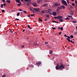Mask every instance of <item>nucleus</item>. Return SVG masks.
I'll return each mask as SVG.
<instances>
[{
    "label": "nucleus",
    "mask_w": 77,
    "mask_h": 77,
    "mask_svg": "<svg viewBox=\"0 0 77 77\" xmlns=\"http://www.w3.org/2000/svg\"><path fill=\"white\" fill-rule=\"evenodd\" d=\"M54 18H55V19H57H57H58V17H55Z\"/></svg>",
    "instance_id": "44"
},
{
    "label": "nucleus",
    "mask_w": 77,
    "mask_h": 77,
    "mask_svg": "<svg viewBox=\"0 0 77 77\" xmlns=\"http://www.w3.org/2000/svg\"><path fill=\"white\" fill-rule=\"evenodd\" d=\"M2 2L3 3H5L6 1H5V0H2Z\"/></svg>",
    "instance_id": "35"
},
{
    "label": "nucleus",
    "mask_w": 77,
    "mask_h": 77,
    "mask_svg": "<svg viewBox=\"0 0 77 77\" xmlns=\"http://www.w3.org/2000/svg\"><path fill=\"white\" fill-rule=\"evenodd\" d=\"M32 9H33V10H34V11H35L36 12H38L40 10V8H32Z\"/></svg>",
    "instance_id": "3"
},
{
    "label": "nucleus",
    "mask_w": 77,
    "mask_h": 77,
    "mask_svg": "<svg viewBox=\"0 0 77 77\" xmlns=\"http://www.w3.org/2000/svg\"><path fill=\"white\" fill-rule=\"evenodd\" d=\"M46 17H47V18H50V15H47Z\"/></svg>",
    "instance_id": "21"
},
{
    "label": "nucleus",
    "mask_w": 77,
    "mask_h": 77,
    "mask_svg": "<svg viewBox=\"0 0 77 77\" xmlns=\"http://www.w3.org/2000/svg\"><path fill=\"white\" fill-rule=\"evenodd\" d=\"M45 21H47V19H45Z\"/></svg>",
    "instance_id": "55"
},
{
    "label": "nucleus",
    "mask_w": 77,
    "mask_h": 77,
    "mask_svg": "<svg viewBox=\"0 0 77 77\" xmlns=\"http://www.w3.org/2000/svg\"><path fill=\"white\" fill-rule=\"evenodd\" d=\"M48 12L49 14H50V15H52V13H51V12H50V11H48Z\"/></svg>",
    "instance_id": "29"
},
{
    "label": "nucleus",
    "mask_w": 77,
    "mask_h": 77,
    "mask_svg": "<svg viewBox=\"0 0 77 77\" xmlns=\"http://www.w3.org/2000/svg\"><path fill=\"white\" fill-rule=\"evenodd\" d=\"M76 29H77V26H76Z\"/></svg>",
    "instance_id": "64"
},
{
    "label": "nucleus",
    "mask_w": 77,
    "mask_h": 77,
    "mask_svg": "<svg viewBox=\"0 0 77 77\" xmlns=\"http://www.w3.org/2000/svg\"><path fill=\"white\" fill-rule=\"evenodd\" d=\"M61 7H59L57 9V12H58L59 11V9H61Z\"/></svg>",
    "instance_id": "10"
},
{
    "label": "nucleus",
    "mask_w": 77,
    "mask_h": 77,
    "mask_svg": "<svg viewBox=\"0 0 77 77\" xmlns=\"http://www.w3.org/2000/svg\"><path fill=\"white\" fill-rule=\"evenodd\" d=\"M47 6V4L45 3L43 5V6Z\"/></svg>",
    "instance_id": "15"
},
{
    "label": "nucleus",
    "mask_w": 77,
    "mask_h": 77,
    "mask_svg": "<svg viewBox=\"0 0 77 77\" xmlns=\"http://www.w3.org/2000/svg\"><path fill=\"white\" fill-rule=\"evenodd\" d=\"M23 12H24V13H25V14H26V13H27V11H23Z\"/></svg>",
    "instance_id": "36"
},
{
    "label": "nucleus",
    "mask_w": 77,
    "mask_h": 77,
    "mask_svg": "<svg viewBox=\"0 0 77 77\" xmlns=\"http://www.w3.org/2000/svg\"><path fill=\"white\" fill-rule=\"evenodd\" d=\"M52 22L53 23H59V22L57 21H56L54 20H52Z\"/></svg>",
    "instance_id": "12"
},
{
    "label": "nucleus",
    "mask_w": 77,
    "mask_h": 77,
    "mask_svg": "<svg viewBox=\"0 0 77 77\" xmlns=\"http://www.w3.org/2000/svg\"><path fill=\"white\" fill-rule=\"evenodd\" d=\"M15 20H16V21H18L19 20V19H17V18H16Z\"/></svg>",
    "instance_id": "40"
},
{
    "label": "nucleus",
    "mask_w": 77,
    "mask_h": 77,
    "mask_svg": "<svg viewBox=\"0 0 77 77\" xmlns=\"http://www.w3.org/2000/svg\"><path fill=\"white\" fill-rule=\"evenodd\" d=\"M63 17L62 16H59L58 17V20H60V19H61V18H62Z\"/></svg>",
    "instance_id": "7"
},
{
    "label": "nucleus",
    "mask_w": 77,
    "mask_h": 77,
    "mask_svg": "<svg viewBox=\"0 0 77 77\" xmlns=\"http://www.w3.org/2000/svg\"><path fill=\"white\" fill-rule=\"evenodd\" d=\"M67 37L68 39H70V37H69V36H67Z\"/></svg>",
    "instance_id": "46"
},
{
    "label": "nucleus",
    "mask_w": 77,
    "mask_h": 77,
    "mask_svg": "<svg viewBox=\"0 0 77 77\" xmlns=\"http://www.w3.org/2000/svg\"><path fill=\"white\" fill-rule=\"evenodd\" d=\"M72 1V2H74V0H71Z\"/></svg>",
    "instance_id": "61"
},
{
    "label": "nucleus",
    "mask_w": 77,
    "mask_h": 77,
    "mask_svg": "<svg viewBox=\"0 0 77 77\" xmlns=\"http://www.w3.org/2000/svg\"><path fill=\"white\" fill-rule=\"evenodd\" d=\"M45 44H48V42H45Z\"/></svg>",
    "instance_id": "45"
},
{
    "label": "nucleus",
    "mask_w": 77,
    "mask_h": 77,
    "mask_svg": "<svg viewBox=\"0 0 77 77\" xmlns=\"http://www.w3.org/2000/svg\"><path fill=\"white\" fill-rule=\"evenodd\" d=\"M3 5H4V6H6V3H4Z\"/></svg>",
    "instance_id": "52"
},
{
    "label": "nucleus",
    "mask_w": 77,
    "mask_h": 77,
    "mask_svg": "<svg viewBox=\"0 0 77 77\" xmlns=\"http://www.w3.org/2000/svg\"><path fill=\"white\" fill-rule=\"evenodd\" d=\"M6 2H8V3H11V1L10 0H7Z\"/></svg>",
    "instance_id": "24"
},
{
    "label": "nucleus",
    "mask_w": 77,
    "mask_h": 77,
    "mask_svg": "<svg viewBox=\"0 0 77 77\" xmlns=\"http://www.w3.org/2000/svg\"><path fill=\"white\" fill-rule=\"evenodd\" d=\"M66 2H67L68 4H69V0H66Z\"/></svg>",
    "instance_id": "28"
},
{
    "label": "nucleus",
    "mask_w": 77,
    "mask_h": 77,
    "mask_svg": "<svg viewBox=\"0 0 77 77\" xmlns=\"http://www.w3.org/2000/svg\"><path fill=\"white\" fill-rule=\"evenodd\" d=\"M62 33V32H60L59 33V34H60V35H61V34Z\"/></svg>",
    "instance_id": "53"
},
{
    "label": "nucleus",
    "mask_w": 77,
    "mask_h": 77,
    "mask_svg": "<svg viewBox=\"0 0 77 77\" xmlns=\"http://www.w3.org/2000/svg\"><path fill=\"white\" fill-rule=\"evenodd\" d=\"M72 21V22H73V23H77V21H75L74 20Z\"/></svg>",
    "instance_id": "33"
},
{
    "label": "nucleus",
    "mask_w": 77,
    "mask_h": 77,
    "mask_svg": "<svg viewBox=\"0 0 77 77\" xmlns=\"http://www.w3.org/2000/svg\"><path fill=\"white\" fill-rule=\"evenodd\" d=\"M24 45H22L21 46L22 48H24Z\"/></svg>",
    "instance_id": "50"
},
{
    "label": "nucleus",
    "mask_w": 77,
    "mask_h": 77,
    "mask_svg": "<svg viewBox=\"0 0 77 77\" xmlns=\"http://www.w3.org/2000/svg\"><path fill=\"white\" fill-rule=\"evenodd\" d=\"M70 42H72V40H70Z\"/></svg>",
    "instance_id": "58"
},
{
    "label": "nucleus",
    "mask_w": 77,
    "mask_h": 77,
    "mask_svg": "<svg viewBox=\"0 0 77 77\" xmlns=\"http://www.w3.org/2000/svg\"><path fill=\"white\" fill-rule=\"evenodd\" d=\"M48 12H51L52 11V10H51V9H48Z\"/></svg>",
    "instance_id": "16"
},
{
    "label": "nucleus",
    "mask_w": 77,
    "mask_h": 77,
    "mask_svg": "<svg viewBox=\"0 0 77 77\" xmlns=\"http://www.w3.org/2000/svg\"><path fill=\"white\" fill-rule=\"evenodd\" d=\"M20 12H18L17 14V16H19L20 15Z\"/></svg>",
    "instance_id": "26"
},
{
    "label": "nucleus",
    "mask_w": 77,
    "mask_h": 77,
    "mask_svg": "<svg viewBox=\"0 0 77 77\" xmlns=\"http://www.w3.org/2000/svg\"><path fill=\"white\" fill-rule=\"evenodd\" d=\"M61 2L63 4V5H66V6H67V3L64 0H61Z\"/></svg>",
    "instance_id": "2"
},
{
    "label": "nucleus",
    "mask_w": 77,
    "mask_h": 77,
    "mask_svg": "<svg viewBox=\"0 0 77 77\" xmlns=\"http://www.w3.org/2000/svg\"><path fill=\"white\" fill-rule=\"evenodd\" d=\"M60 7H61V9H64L65 8V6L64 5H61L60 6Z\"/></svg>",
    "instance_id": "9"
},
{
    "label": "nucleus",
    "mask_w": 77,
    "mask_h": 77,
    "mask_svg": "<svg viewBox=\"0 0 77 77\" xmlns=\"http://www.w3.org/2000/svg\"><path fill=\"white\" fill-rule=\"evenodd\" d=\"M21 2H23V0H20Z\"/></svg>",
    "instance_id": "63"
},
{
    "label": "nucleus",
    "mask_w": 77,
    "mask_h": 77,
    "mask_svg": "<svg viewBox=\"0 0 77 77\" xmlns=\"http://www.w3.org/2000/svg\"><path fill=\"white\" fill-rule=\"evenodd\" d=\"M39 20V21H41V22H42V20L40 18H39L38 19Z\"/></svg>",
    "instance_id": "31"
},
{
    "label": "nucleus",
    "mask_w": 77,
    "mask_h": 77,
    "mask_svg": "<svg viewBox=\"0 0 77 77\" xmlns=\"http://www.w3.org/2000/svg\"><path fill=\"white\" fill-rule=\"evenodd\" d=\"M21 5V2H20V4H17V6H20Z\"/></svg>",
    "instance_id": "19"
},
{
    "label": "nucleus",
    "mask_w": 77,
    "mask_h": 77,
    "mask_svg": "<svg viewBox=\"0 0 77 77\" xmlns=\"http://www.w3.org/2000/svg\"><path fill=\"white\" fill-rule=\"evenodd\" d=\"M3 5L2 4L1 5V8H3Z\"/></svg>",
    "instance_id": "37"
},
{
    "label": "nucleus",
    "mask_w": 77,
    "mask_h": 77,
    "mask_svg": "<svg viewBox=\"0 0 77 77\" xmlns=\"http://www.w3.org/2000/svg\"><path fill=\"white\" fill-rule=\"evenodd\" d=\"M65 20H69V18L68 17H66L65 18Z\"/></svg>",
    "instance_id": "23"
},
{
    "label": "nucleus",
    "mask_w": 77,
    "mask_h": 77,
    "mask_svg": "<svg viewBox=\"0 0 77 77\" xmlns=\"http://www.w3.org/2000/svg\"><path fill=\"white\" fill-rule=\"evenodd\" d=\"M45 12H46V13H48V11L46 10Z\"/></svg>",
    "instance_id": "56"
},
{
    "label": "nucleus",
    "mask_w": 77,
    "mask_h": 77,
    "mask_svg": "<svg viewBox=\"0 0 77 77\" xmlns=\"http://www.w3.org/2000/svg\"><path fill=\"white\" fill-rule=\"evenodd\" d=\"M70 37L71 38H74V36L72 35H71Z\"/></svg>",
    "instance_id": "27"
},
{
    "label": "nucleus",
    "mask_w": 77,
    "mask_h": 77,
    "mask_svg": "<svg viewBox=\"0 0 77 77\" xmlns=\"http://www.w3.org/2000/svg\"><path fill=\"white\" fill-rule=\"evenodd\" d=\"M5 10H2V12H3V13L5 12Z\"/></svg>",
    "instance_id": "39"
},
{
    "label": "nucleus",
    "mask_w": 77,
    "mask_h": 77,
    "mask_svg": "<svg viewBox=\"0 0 77 77\" xmlns=\"http://www.w3.org/2000/svg\"><path fill=\"white\" fill-rule=\"evenodd\" d=\"M19 11H23V10H21V9H19Z\"/></svg>",
    "instance_id": "43"
},
{
    "label": "nucleus",
    "mask_w": 77,
    "mask_h": 77,
    "mask_svg": "<svg viewBox=\"0 0 77 77\" xmlns=\"http://www.w3.org/2000/svg\"><path fill=\"white\" fill-rule=\"evenodd\" d=\"M24 31H25V29H24L22 31V32H24Z\"/></svg>",
    "instance_id": "57"
},
{
    "label": "nucleus",
    "mask_w": 77,
    "mask_h": 77,
    "mask_svg": "<svg viewBox=\"0 0 77 77\" xmlns=\"http://www.w3.org/2000/svg\"><path fill=\"white\" fill-rule=\"evenodd\" d=\"M67 40V41H68L69 42H70V39H69V38H66Z\"/></svg>",
    "instance_id": "20"
},
{
    "label": "nucleus",
    "mask_w": 77,
    "mask_h": 77,
    "mask_svg": "<svg viewBox=\"0 0 77 77\" xmlns=\"http://www.w3.org/2000/svg\"><path fill=\"white\" fill-rule=\"evenodd\" d=\"M16 1L17 3H20V0H16Z\"/></svg>",
    "instance_id": "13"
},
{
    "label": "nucleus",
    "mask_w": 77,
    "mask_h": 77,
    "mask_svg": "<svg viewBox=\"0 0 77 77\" xmlns=\"http://www.w3.org/2000/svg\"><path fill=\"white\" fill-rule=\"evenodd\" d=\"M43 1V0H37V3H40V2H42Z\"/></svg>",
    "instance_id": "6"
},
{
    "label": "nucleus",
    "mask_w": 77,
    "mask_h": 77,
    "mask_svg": "<svg viewBox=\"0 0 77 77\" xmlns=\"http://www.w3.org/2000/svg\"><path fill=\"white\" fill-rule=\"evenodd\" d=\"M54 5L55 6H60V3H55Z\"/></svg>",
    "instance_id": "4"
},
{
    "label": "nucleus",
    "mask_w": 77,
    "mask_h": 77,
    "mask_svg": "<svg viewBox=\"0 0 77 77\" xmlns=\"http://www.w3.org/2000/svg\"><path fill=\"white\" fill-rule=\"evenodd\" d=\"M33 16H34V15L33 14H32L31 15V17H33Z\"/></svg>",
    "instance_id": "51"
},
{
    "label": "nucleus",
    "mask_w": 77,
    "mask_h": 77,
    "mask_svg": "<svg viewBox=\"0 0 77 77\" xmlns=\"http://www.w3.org/2000/svg\"><path fill=\"white\" fill-rule=\"evenodd\" d=\"M72 43H73V44H74V42H72Z\"/></svg>",
    "instance_id": "59"
},
{
    "label": "nucleus",
    "mask_w": 77,
    "mask_h": 77,
    "mask_svg": "<svg viewBox=\"0 0 77 77\" xmlns=\"http://www.w3.org/2000/svg\"><path fill=\"white\" fill-rule=\"evenodd\" d=\"M29 9H30V10L31 11H33V10H32V9H33V8H32L29 7Z\"/></svg>",
    "instance_id": "18"
},
{
    "label": "nucleus",
    "mask_w": 77,
    "mask_h": 77,
    "mask_svg": "<svg viewBox=\"0 0 77 77\" xmlns=\"http://www.w3.org/2000/svg\"><path fill=\"white\" fill-rule=\"evenodd\" d=\"M10 31L11 33H13V31L12 30H10Z\"/></svg>",
    "instance_id": "47"
},
{
    "label": "nucleus",
    "mask_w": 77,
    "mask_h": 77,
    "mask_svg": "<svg viewBox=\"0 0 77 77\" xmlns=\"http://www.w3.org/2000/svg\"><path fill=\"white\" fill-rule=\"evenodd\" d=\"M58 29H60V27H58Z\"/></svg>",
    "instance_id": "60"
},
{
    "label": "nucleus",
    "mask_w": 77,
    "mask_h": 77,
    "mask_svg": "<svg viewBox=\"0 0 77 77\" xmlns=\"http://www.w3.org/2000/svg\"><path fill=\"white\" fill-rule=\"evenodd\" d=\"M64 36L65 37H67V36L66 35V34L64 35Z\"/></svg>",
    "instance_id": "54"
},
{
    "label": "nucleus",
    "mask_w": 77,
    "mask_h": 77,
    "mask_svg": "<svg viewBox=\"0 0 77 77\" xmlns=\"http://www.w3.org/2000/svg\"><path fill=\"white\" fill-rule=\"evenodd\" d=\"M52 51H49V53L50 54H52Z\"/></svg>",
    "instance_id": "34"
},
{
    "label": "nucleus",
    "mask_w": 77,
    "mask_h": 77,
    "mask_svg": "<svg viewBox=\"0 0 77 77\" xmlns=\"http://www.w3.org/2000/svg\"><path fill=\"white\" fill-rule=\"evenodd\" d=\"M42 14H44V13H45V11H44L43 10L42 11Z\"/></svg>",
    "instance_id": "30"
},
{
    "label": "nucleus",
    "mask_w": 77,
    "mask_h": 77,
    "mask_svg": "<svg viewBox=\"0 0 77 77\" xmlns=\"http://www.w3.org/2000/svg\"><path fill=\"white\" fill-rule=\"evenodd\" d=\"M32 11V12H33V13H35V11H34V10H32V11Z\"/></svg>",
    "instance_id": "32"
},
{
    "label": "nucleus",
    "mask_w": 77,
    "mask_h": 77,
    "mask_svg": "<svg viewBox=\"0 0 77 77\" xmlns=\"http://www.w3.org/2000/svg\"><path fill=\"white\" fill-rule=\"evenodd\" d=\"M33 5L34 7H35V6H37V4L36 3H34L33 4Z\"/></svg>",
    "instance_id": "11"
},
{
    "label": "nucleus",
    "mask_w": 77,
    "mask_h": 77,
    "mask_svg": "<svg viewBox=\"0 0 77 77\" xmlns=\"http://www.w3.org/2000/svg\"><path fill=\"white\" fill-rule=\"evenodd\" d=\"M28 27H29V28H30V26L29 25H28Z\"/></svg>",
    "instance_id": "49"
},
{
    "label": "nucleus",
    "mask_w": 77,
    "mask_h": 77,
    "mask_svg": "<svg viewBox=\"0 0 77 77\" xmlns=\"http://www.w3.org/2000/svg\"><path fill=\"white\" fill-rule=\"evenodd\" d=\"M59 21H60V22H62V21H63V19H60V20H59Z\"/></svg>",
    "instance_id": "17"
},
{
    "label": "nucleus",
    "mask_w": 77,
    "mask_h": 77,
    "mask_svg": "<svg viewBox=\"0 0 77 77\" xmlns=\"http://www.w3.org/2000/svg\"><path fill=\"white\" fill-rule=\"evenodd\" d=\"M60 29L61 30H63V27H61L60 28Z\"/></svg>",
    "instance_id": "42"
},
{
    "label": "nucleus",
    "mask_w": 77,
    "mask_h": 77,
    "mask_svg": "<svg viewBox=\"0 0 77 77\" xmlns=\"http://www.w3.org/2000/svg\"><path fill=\"white\" fill-rule=\"evenodd\" d=\"M72 5L73 6H75V4H74V3H72Z\"/></svg>",
    "instance_id": "22"
},
{
    "label": "nucleus",
    "mask_w": 77,
    "mask_h": 77,
    "mask_svg": "<svg viewBox=\"0 0 77 77\" xmlns=\"http://www.w3.org/2000/svg\"><path fill=\"white\" fill-rule=\"evenodd\" d=\"M6 76V75H2V77H5Z\"/></svg>",
    "instance_id": "41"
},
{
    "label": "nucleus",
    "mask_w": 77,
    "mask_h": 77,
    "mask_svg": "<svg viewBox=\"0 0 77 77\" xmlns=\"http://www.w3.org/2000/svg\"><path fill=\"white\" fill-rule=\"evenodd\" d=\"M40 64H41V62L40 61L36 63V65H40Z\"/></svg>",
    "instance_id": "8"
},
{
    "label": "nucleus",
    "mask_w": 77,
    "mask_h": 77,
    "mask_svg": "<svg viewBox=\"0 0 77 77\" xmlns=\"http://www.w3.org/2000/svg\"><path fill=\"white\" fill-rule=\"evenodd\" d=\"M28 16L29 17H30V16L29 15H28Z\"/></svg>",
    "instance_id": "62"
},
{
    "label": "nucleus",
    "mask_w": 77,
    "mask_h": 77,
    "mask_svg": "<svg viewBox=\"0 0 77 77\" xmlns=\"http://www.w3.org/2000/svg\"><path fill=\"white\" fill-rule=\"evenodd\" d=\"M55 68L57 69H61V70H63V69L65 68V66L62 63H59L56 66Z\"/></svg>",
    "instance_id": "1"
},
{
    "label": "nucleus",
    "mask_w": 77,
    "mask_h": 77,
    "mask_svg": "<svg viewBox=\"0 0 77 77\" xmlns=\"http://www.w3.org/2000/svg\"><path fill=\"white\" fill-rule=\"evenodd\" d=\"M74 34H75V35H76V34H77V31H76V32H75L74 33Z\"/></svg>",
    "instance_id": "48"
},
{
    "label": "nucleus",
    "mask_w": 77,
    "mask_h": 77,
    "mask_svg": "<svg viewBox=\"0 0 77 77\" xmlns=\"http://www.w3.org/2000/svg\"><path fill=\"white\" fill-rule=\"evenodd\" d=\"M25 2H31V0H24Z\"/></svg>",
    "instance_id": "14"
},
{
    "label": "nucleus",
    "mask_w": 77,
    "mask_h": 77,
    "mask_svg": "<svg viewBox=\"0 0 77 77\" xmlns=\"http://www.w3.org/2000/svg\"><path fill=\"white\" fill-rule=\"evenodd\" d=\"M52 15H53L54 16H56V15H57V13L56 12H54L53 13H52Z\"/></svg>",
    "instance_id": "5"
},
{
    "label": "nucleus",
    "mask_w": 77,
    "mask_h": 77,
    "mask_svg": "<svg viewBox=\"0 0 77 77\" xmlns=\"http://www.w3.org/2000/svg\"><path fill=\"white\" fill-rule=\"evenodd\" d=\"M68 16H69V17H71V18H72V19H73V17H72V16L68 15Z\"/></svg>",
    "instance_id": "25"
},
{
    "label": "nucleus",
    "mask_w": 77,
    "mask_h": 77,
    "mask_svg": "<svg viewBox=\"0 0 77 77\" xmlns=\"http://www.w3.org/2000/svg\"><path fill=\"white\" fill-rule=\"evenodd\" d=\"M52 28L53 29H54V30H55V29H56V28L55 27H52Z\"/></svg>",
    "instance_id": "38"
}]
</instances>
